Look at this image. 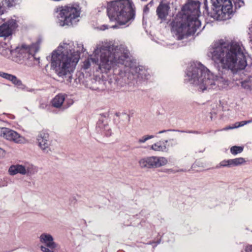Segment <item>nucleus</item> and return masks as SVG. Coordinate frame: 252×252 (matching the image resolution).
I'll return each mask as SVG.
<instances>
[{"mask_svg": "<svg viewBox=\"0 0 252 252\" xmlns=\"http://www.w3.org/2000/svg\"><path fill=\"white\" fill-rule=\"evenodd\" d=\"M85 51L82 44H78L76 47L72 41L64 40L47 59L50 60L51 68L59 77L70 79L80 59V52Z\"/></svg>", "mask_w": 252, "mask_h": 252, "instance_id": "obj_1", "label": "nucleus"}, {"mask_svg": "<svg viewBox=\"0 0 252 252\" xmlns=\"http://www.w3.org/2000/svg\"><path fill=\"white\" fill-rule=\"evenodd\" d=\"M210 53L216 63H220L223 68L234 72L243 70L247 66L245 49L240 42L220 40L214 45Z\"/></svg>", "mask_w": 252, "mask_h": 252, "instance_id": "obj_2", "label": "nucleus"}, {"mask_svg": "<svg viewBox=\"0 0 252 252\" xmlns=\"http://www.w3.org/2000/svg\"><path fill=\"white\" fill-rule=\"evenodd\" d=\"M199 7L198 1L188 0L171 22V31L178 40L194 34L201 27Z\"/></svg>", "mask_w": 252, "mask_h": 252, "instance_id": "obj_3", "label": "nucleus"}, {"mask_svg": "<svg viewBox=\"0 0 252 252\" xmlns=\"http://www.w3.org/2000/svg\"><path fill=\"white\" fill-rule=\"evenodd\" d=\"M116 45H118V42L101 41L98 43L93 55L84 61L83 68L88 69L91 63L98 65L101 70H109L115 67L116 59Z\"/></svg>", "mask_w": 252, "mask_h": 252, "instance_id": "obj_4", "label": "nucleus"}, {"mask_svg": "<svg viewBox=\"0 0 252 252\" xmlns=\"http://www.w3.org/2000/svg\"><path fill=\"white\" fill-rule=\"evenodd\" d=\"M116 52H115L116 66H124L126 69L123 71L121 69L118 74L121 78L130 77V72L131 74H137L138 78H143L147 76L148 70L145 67L140 65L136 60L130 56V53L126 46L118 42V45H116Z\"/></svg>", "mask_w": 252, "mask_h": 252, "instance_id": "obj_5", "label": "nucleus"}, {"mask_svg": "<svg viewBox=\"0 0 252 252\" xmlns=\"http://www.w3.org/2000/svg\"><path fill=\"white\" fill-rule=\"evenodd\" d=\"M107 14L111 21L127 27L134 18L133 3L130 0L111 1L107 5Z\"/></svg>", "mask_w": 252, "mask_h": 252, "instance_id": "obj_6", "label": "nucleus"}, {"mask_svg": "<svg viewBox=\"0 0 252 252\" xmlns=\"http://www.w3.org/2000/svg\"><path fill=\"white\" fill-rule=\"evenodd\" d=\"M43 39L38 37L31 45L23 44L17 46L14 50L13 60L19 63H25L28 66L38 64L40 58L35 57V54L39 51Z\"/></svg>", "mask_w": 252, "mask_h": 252, "instance_id": "obj_7", "label": "nucleus"}, {"mask_svg": "<svg viewBox=\"0 0 252 252\" xmlns=\"http://www.w3.org/2000/svg\"><path fill=\"white\" fill-rule=\"evenodd\" d=\"M55 11L58 13V23L60 26H73L79 21L81 8L78 3H74L59 6Z\"/></svg>", "mask_w": 252, "mask_h": 252, "instance_id": "obj_8", "label": "nucleus"}, {"mask_svg": "<svg viewBox=\"0 0 252 252\" xmlns=\"http://www.w3.org/2000/svg\"><path fill=\"white\" fill-rule=\"evenodd\" d=\"M186 76L189 79H214L216 75L200 62L192 61L188 64Z\"/></svg>", "mask_w": 252, "mask_h": 252, "instance_id": "obj_9", "label": "nucleus"}, {"mask_svg": "<svg viewBox=\"0 0 252 252\" xmlns=\"http://www.w3.org/2000/svg\"><path fill=\"white\" fill-rule=\"evenodd\" d=\"M215 7V17L218 20H226L233 14L232 4L230 0H212Z\"/></svg>", "mask_w": 252, "mask_h": 252, "instance_id": "obj_10", "label": "nucleus"}, {"mask_svg": "<svg viewBox=\"0 0 252 252\" xmlns=\"http://www.w3.org/2000/svg\"><path fill=\"white\" fill-rule=\"evenodd\" d=\"M190 83L197 87L198 89L204 91L207 89H216V83L219 87L225 88L228 85L229 80H189Z\"/></svg>", "mask_w": 252, "mask_h": 252, "instance_id": "obj_11", "label": "nucleus"}, {"mask_svg": "<svg viewBox=\"0 0 252 252\" xmlns=\"http://www.w3.org/2000/svg\"><path fill=\"white\" fill-rule=\"evenodd\" d=\"M167 159L164 157H150L141 159L139 164L141 168H157L166 165Z\"/></svg>", "mask_w": 252, "mask_h": 252, "instance_id": "obj_12", "label": "nucleus"}, {"mask_svg": "<svg viewBox=\"0 0 252 252\" xmlns=\"http://www.w3.org/2000/svg\"><path fill=\"white\" fill-rule=\"evenodd\" d=\"M0 21V24L2 22ZM18 26L16 18H11L0 26V36L8 37L11 35Z\"/></svg>", "mask_w": 252, "mask_h": 252, "instance_id": "obj_13", "label": "nucleus"}, {"mask_svg": "<svg viewBox=\"0 0 252 252\" xmlns=\"http://www.w3.org/2000/svg\"><path fill=\"white\" fill-rule=\"evenodd\" d=\"M111 83L110 80H83L82 82L86 88L98 91L105 90L107 85Z\"/></svg>", "mask_w": 252, "mask_h": 252, "instance_id": "obj_14", "label": "nucleus"}, {"mask_svg": "<svg viewBox=\"0 0 252 252\" xmlns=\"http://www.w3.org/2000/svg\"><path fill=\"white\" fill-rule=\"evenodd\" d=\"M0 134L3 137L9 140L17 143H21L23 141V138L17 132L8 128L2 127L0 129Z\"/></svg>", "mask_w": 252, "mask_h": 252, "instance_id": "obj_15", "label": "nucleus"}, {"mask_svg": "<svg viewBox=\"0 0 252 252\" xmlns=\"http://www.w3.org/2000/svg\"><path fill=\"white\" fill-rule=\"evenodd\" d=\"M170 8V6L168 4L163 2H161L157 7L156 14L158 19L160 20L161 22L166 20L169 14Z\"/></svg>", "mask_w": 252, "mask_h": 252, "instance_id": "obj_16", "label": "nucleus"}, {"mask_svg": "<svg viewBox=\"0 0 252 252\" xmlns=\"http://www.w3.org/2000/svg\"><path fill=\"white\" fill-rule=\"evenodd\" d=\"M49 137V134L45 131H41L37 136L38 145L43 151L48 152L47 149L50 145Z\"/></svg>", "mask_w": 252, "mask_h": 252, "instance_id": "obj_17", "label": "nucleus"}, {"mask_svg": "<svg viewBox=\"0 0 252 252\" xmlns=\"http://www.w3.org/2000/svg\"><path fill=\"white\" fill-rule=\"evenodd\" d=\"M8 172L10 175H14L18 173L25 175L26 173V170L25 166L17 164L15 165H11L8 170Z\"/></svg>", "mask_w": 252, "mask_h": 252, "instance_id": "obj_18", "label": "nucleus"}, {"mask_svg": "<svg viewBox=\"0 0 252 252\" xmlns=\"http://www.w3.org/2000/svg\"><path fill=\"white\" fill-rule=\"evenodd\" d=\"M65 95L63 94L56 95L51 101L52 106L57 108L61 107L65 100Z\"/></svg>", "mask_w": 252, "mask_h": 252, "instance_id": "obj_19", "label": "nucleus"}, {"mask_svg": "<svg viewBox=\"0 0 252 252\" xmlns=\"http://www.w3.org/2000/svg\"><path fill=\"white\" fill-rule=\"evenodd\" d=\"M151 149L159 152H166L168 150L167 141H159L151 146Z\"/></svg>", "mask_w": 252, "mask_h": 252, "instance_id": "obj_20", "label": "nucleus"}, {"mask_svg": "<svg viewBox=\"0 0 252 252\" xmlns=\"http://www.w3.org/2000/svg\"><path fill=\"white\" fill-rule=\"evenodd\" d=\"M13 51L14 50L11 49V46L7 44H4V45L0 49L1 54L7 58H9L11 56L13 57Z\"/></svg>", "mask_w": 252, "mask_h": 252, "instance_id": "obj_21", "label": "nucleus"}, {"mask_svg": "<svg viewBox=\"0 0 252 252\" xmlns=\"http://www.w3.org/2000/svg\"><path fill=\"white\" fill-rule=\"evenodd\" d=\"M246 161L243 158H238L231 159L232 166L242 165L246 163Z\"/></svg>", "mask_w": 252, "mask_h": 252, "instance_id": "obj_22", "label": "nucleus"}, {"mask_svg": "<svg viewBox=\"0 0 252 252\" xmlns=\"http://www.w3.org/2000/svg\"><path fill=\"white\" fill-rule=\"evenodd\" d=\"M241 86L245 89L252 90V80H245L242 81Z\"/></svg>", "mask_w": 252, "mask_h": 252, "instance_id": "obj_23", "label": "nucleus"}, {"mask_svg": "<svg viewBox=\"0 0 252 252\" xmlns=\"http://www.w3.org/2000/svg\"><path fill=\"white\" fill-rule=\"evenodd\" d=\"M243 151V147L241 146H234L230 148V153L233 155L240 154L242 153Z\"/></svg>", "mask_w": 252, "mask_h": 252, "instance_id": "obj_24", "label": "nucleus"}, {"mask_svg": "<svg viewBox=\"0 0 252 252\" xmlns=\"http://www.w3.org/2000/svg\"><path fill=\"white\" fill-rule=\"evenodd\" d=\"M0 77L3 79H17L15 76L2 71H0Z\"/></svg>", "mask_w": 252, "mask_h": 252, "instance_id": "obj_25", "label": "nucleus"}, {"mask_svg": "<svg viewBox=\"0 0 252 252\" xmlns=\"http://www.w3.org/2000/svg\"><path fill=\"white\" fill-rule=\"evenodd\" d=\"M220 167L232 166L231 159L223 160L220 163Z\"/></svg>", "mask_w": 252, "mask_h": 252, "instance_id": "obj_26", "label": "nucleus"}, {"mask_svg": "<svg viewBox=\"0 0 252 252\" xmlns=\"http://www.w3.org/2000/svg\"><path fill=\"white\" fill-rule=\"evenodd\" d=\"M252 123V119L248 120V121H243L240 122H237L235 124V128H238L239 127H241L242 126H244L245 125L250 124Z\"/></svg>", "mask_w": 252, "mask_h": 252, "instance_id": "obj_27", "label": "nucleus"}, {"mask_svg": "<svg viewBox=\"0 0 252 252\" xmlns=\"http://www.w3.org/2000/svg\"><path fill=\"white\" fill-rule=\"evenodd\" d=\"M233 2L236 8H239L244 4L242 0H233Z\"/></svg>", "mask_w": 252, "mask_h": 252, "instance_id": "obj_28", "label": "nucleus"}, {"mask_svg": "<svg viewBox=\"0 0 252 252\" xmlns=\"http://www.w3.org/2000/svg\"><path fill=\"white\" fill-rule=\"evenodd\" d=\"M153 137H154V136H153V135L144 136L142 138H140L139 139L138 142L140 143H144L147 140H148L150 139L153 138Z\"/></svg>", "mask_w": 252, "mask_h": 252, "instance_id": "obj_29", "label": "nucleus"}, {"mask_svg": "<svg viewBox=\"0 0 252 252\" xmlns=\"http://www.w3.org/2000/svg\"><path fill=\"white\" fill-rule=\"evenodd\" d=\"M16 1L17 0H5V2L7 6L11 7L16 4Z\"/></svg>", "mask_w": 252, "mask_h": 252, "instance_id": "obj_30", "label": "nucleus"}, {"mask_svg": "<svg viewBox=\"0 0 252 252\" xmlns=\"http://www.w3.org/2000/svg\"><path fill=\"white\" fill-rule=\"evenodd\" d=\"M12 82L19 88H22V84L21 80H10Z\"/></svg>", "mask_w": 252, "mask_h": 252, "instance_id": "obj_31", "label": "nucleus"}, {"mask_svg": "<svg viewBox=\"0 0 252 252\" xmlns=\"http://www.w3.org/2000/svg\"><path fill=\"white\" fill-rule=\"evenodd\" d=\"M5 12V8L3 6V4L0 2V16H1ZM2 19L0 17V21H1Z\"/></svg>", "mask_w": 252, "mask_h": 252, "instance_id": "obj_32", "label": "nucleus"}, {"mask_svg": "<svg viewBox=\"0 0 252 252\" xmlns=\"http://www.w3.org/2000/svg\"><path fill=\"white\" fill-rule=\"evenodd\" d=\"M246 252H252V245H248L245 248Z\"/></svg>", "mask_w": 252, "mask_h": 252, "instance_id": "obj_33", "label": "nucleus"}, {"mask_svg": "<svg viewBox=\"0 0 252 252\" xmlns=\"http://www.w3.org/2000/svg\"><path fill=\"white\" fill-rule=\"evenodd\" d=\"M249 37L251 39V41L252 42V27L249 29Z\"/></svg>", "mask_w": 252, "mask_h": 252, "instance_id": "obj_34", "label": "nucleus"}, {"mask_svg": "<svg viewBox=\"0 0 252 252\" xmlns=\"http://www.w3.org/2000/svg\"><path fill=\"white\" fill-rule=\"evenodd\" d=\"M115 80V84L117 83V84H118V83H121V82H119V81H122V80H120V79H118V80Z\"/></svg>", "mask_w": 252, "mask_h": 252, "instance_id": "obj_35", "label": "nucleus"}, {"mask_svg": "<svg viewBox=\"0 0 252 252\" xmlns=\"http://www.w3.org/2000/svg\"><path fill=\"white\" fill-rule=\"evenodd\" d=\"M144 12H146L148 11V8L147 7V6H146L144 9Z\"/></svg>", "mask_w": 252, "mask_h": 252, "instance_id": "obj_36", "label": "nucleus"}, {"mask_svg": "<svg viewBox=\"0 0 252 252\" xmlns=\"http://www.w3.org/2000/svg\"><path fill=\"white\" fill-rule=\"evenodd\" d=\"M73 103V101L72 100H70V102H69V105L67 106V107H69V106H70L71 104H72Z\"/></svg>", "mask_w": 252, "mask_h": 252, "instance_id": "obj_37", "label": "nucleus"}, {"mask_svg": "<svg viewBox=\"0 0 252 252\" xmlns=\"http://www.w3.org/2000/svg\"><path fill=\"white\" fill-rule=\"evenodd\" d=\"M117 27H118V26H117V25H114V26H113L112 27V28H114H114H117Z\"/></svg>", "mask_w": 252, "mask_h": 252, "instance_id": "obj_38", "label": "nucleus"}, {"mask_svg": "<svg viewBox=\"0 0 252 252\" xmlns=\"http://www.w3.org/2000/svg\"><path fill=\"white\" fill-rule=\"evenodd\" d=\"M103 27H105V28L103 29V30H105V29H107L108 28V26H105V25H104Z\"/></svg>", "mask_w": 252, "mask_h": 252, "instance_id": "obj_39", "label": "nucleus"}, {"mask_svg": "<svg viewBox=\"0 0 252 252\" xmlns=\"http://www.w3.org/2000/svg\"><path fill=\"white\" fill-rule=\"evenodd\" d=\"M248 75V77L249 78H252V75H249V74H247Z\"/></svg>", "mask_w": 252, "mask_h": 252, "instance_id": "obj_40", "label": "nucleus"}, {"mask_svg": "<svg viewBox=\"0 0 252 252\" xmlns=\"http://www.w3.org/2000/svg\"><path fill=\"white\" fill-rule=\"evenodd\" d=\"M164 132L163 131H161L159 132V133H162V132Z\"/></svg>", "mask_w": 252, "mask_h": 252, "instance_id": "obj_41", "label": "nucleus"}, {"mask_svg": "<svg viewBox=\"0 0 252 252\" xmlns=\"http://www.w3.org/2000/svg\"><path fill=\"white\" fill-rule=\"evenodd\" d=\"M96 86L99 87V86L98 85H95Z\"/></svg>", "mask_w": 252, "mask_h": 252, "instance_id": "obj_42", "label": "nucleus"}]
</instances>
